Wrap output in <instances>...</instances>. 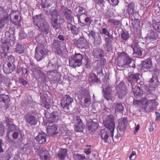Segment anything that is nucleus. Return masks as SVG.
<instances>
[{
	"label": "nucleus",
	"mask_w": 160,
	"mask_h": 160,
	"mask_svg": "<svg viewBox=\"0 0 160 160\" xmlns=\"http://www.w3.org/2000/svg\"><path fill=\"white\" fill-rule=\"evenodd\" d=\"M103 122L104 127L109 131L104 128L101 129L99 132V135L104 142L111 143L112 139L114 141V133L115 128V122L113 116L111 115H108L103 120Z\"/></svg>",
	"instance_id": "1"
},
{
	"label": "nucleus",
	"mask_w": 160,
	"mask_h": 160,
	"mask_svg": "<svg viewBox=\"0 0 160 160\" xmlns=\"http://www.w3.org/2000/svg\"><path fill=\"white\" fill-rule=\"evenodd\" d=\"M33 22L35 25L37 26L40 30L44 35H47L49 31V26L42 14L34 16L33 18Z\"/></svg>",
	"instance_id": "2"
},
{
	"label": "nucleus",
	"mask_w": 160,
	"mask_h": 160,
	"mask_svg": "<svg viewBox=\"0 0 160 160\" xmlns=\"http://www.w3.org/2000/svg\"><path fill=\"white\" fill-rule=\"evenodd\" d=\"M51 15V26L56 32H58L60 28L61 25L64 22L63 17L61 16L58 11L56 10L52 11Z\"/></svg>",
	"instance_id": "3"
},
{
	"label": "nucleus",
	"mask_w": 160,
	"mask_h": 160,
	"mask_svg": "<svg viewBox=\"0 0 160 160\" xmlns=\"http://www.w3.org/2000/svg\"><path fill=\"white\" fill-rule=\"evenodd\" d=\"M117 64L119 67H123L124 66L129 65L130 67L135 68V64L132 59L130 58L128 55L124 52H120L118 57Z\"/></svg>",
	"instance_id": "4"
},
{
	"label": "nucleus",
	"mask_w": 160,
	"mask_h": 160,
	"mask_svg": "<svg viewBox=\"0 0 160 160\" xmlns=\"http://www.w3.org/2000/svg\"><path fill=\"white\" fill-rule=\"evenodd\" d=\"M47 52L43 45L38 46L35 50V57L38 61H40L46 56Z\"/></svg>",
	"instance_id": "5"
},
{
	"label": "nucleus",
	"mask_w": 160,
	"mask_h": 160,
	"mask_svg": "<svg viewBox=\"0 0 160 160\" xmlns=\"http://www.w3.org/2000/svg\"><path fill=\"white\" fill-rule=\"evenodd\" d=\"M53 122H46L44 120L43 124L45 125H48L47 128V132L50 136L54 135L58 133L57 131L58 129V126L55 124H52Z\"/></svg>",
	"instance_id": "6"
},
{
	"label": "nucleus",
	"mask_w": 160,
	"mask_h": 160,
	"mask_svg": "<svg viewBox=\"0 0 160 160\" xmlns=\"http://www.w3.org/2000/svg\"><path fill=\"white\" fill-rule=\"evenodd\" d=\"M65 47V44L63 42L55 40L52 43V49L56 54L60 55L62 52L61 47L64 48Z\"/></svg>",
	"instance_id": "7"
},
{
	"label": "nucleus",
	"mask_w": 160,
	"mask_h": 160,
	"mask_svg": "<svg viewBox=\"0 0 160 160\" xmlns=\"http://www.w3.org/2000/svg\"><path fill=\"white\" fill-rule=\"evenodd\" d=\"M73 99L72 98L68 95H66L61 100V105L65 112H68L69 106L73 102Z\"/></svg>",
	"instance_id": "8"
},
{
	"label": "nucleus",
	"mask_w": 160,
	"mask_h": 160,
	"mask_svg": "<svg viewBox=\"0 0 160 160\" xmlns=\"http://www.w3.org/2000/svg\"><path fill=\"white\" fill-rule=\"evenodd\" d=\"M0 24L4 26L5 23H7L9 21V16L4 8L0 6Z\"/></svg>",
	"instance_id": "9"
},
{
	"label": "nucleus",
	"mask_w": 160,
	"mask_h": 160,
	"mask_svg": "<svg viewBox=\"0 0 160 160\" xmlns=\"http://www.w3.org/2000/svg\"><path fill=\"white\" fill-rule=\"evenodd\" d=\"M40 158L42 160H51V156L49 151L45 148H40L38 149Z\"/></svg>",
	"instance_id": "10"
},
{
	"label": "nucleus",
	"mask_w": 160,
	"mask_h": 160,
	"mask_svg": "<svg viewBox=\"0 0 160 160\" xmlns=\"http://www.w3.org/2000/svg\"><path fill=\"white\" fill-rule=\"evenodd\" d=\"M98 127V123L95 119H90L87 122V128L90 133H93Z\"/></svg>",
	"instance_id": "11"
},
{
	"label": "nucleus",
	"mask_w": 160,
	"mask_h": 160,
	"mask_svg": "<svg viewBox=\"0 0 160 160\" xmlns=\"http://www.w3.org/2000/svg\"><path fill=\"white\" fill-rule=\"evenodd\" d=\"M116 93L119 99H122L125 97L127 93V90L124 86L122 84L118 85L116 88Z\"/></svg>",
	"instance_id": "12"
},
{
	"label": "nucleus",
	"mask_w": 160,
	"mask_h": 160,
	"mask_svg": "<svg viewBox=\"0 0 160 160\" xmlns=\"http://www.w3.org/2000/svg\"><path fill=\"white\" fill-rule=\"evenodd\" d=\"M118 125L117 129L120 132H124L126 126L128 123L127 119L126 118H122L118 120Z\"/></svg>",
	"instance_id": "13"
},
{
	"label": "nucleus",
	"mask_w": 160,
	"mask_h": 160,
	"mask_svg": "<svg viewBox=\"0 0 160 160\" xmlns=\"http://www.w3.org/2000/svg\"><path fill=\"white\" fill-rule=\"evenodd\" d=\"M16 66L14 63L7 62L3 65V70L4 72L7 74L11 73L15 69Z\"/></svg>",
	"instance_id": "14"
},
{
	"label": "nucleus",
	"mask_w": 160,
	"mask_h": 160,
	"mask_svg": "<svg viewBox=\"0 0 160 160\" xmlns=\"http://www.w3.org/2000/svg\"><path fill=\"white\" fill-rule=\"evenodd\" d=\"M8 129L9 131V132L7 133L6 136V140L9 143H13L14 141V140L10 137L9 136V133L12 131H15L17 128V127L15 124L11 123L7 126Z\"/></svg>",
	"instance_id": "15"
},
{
	"label": "nucleus",
	"mask_w": 160,
	"mask_h": 160,
	"mask_svg": "<svg viewBox=\"0 0 160 160\" xmlns=\"http://www.w3.org/2000/svg\"><path fill=\"white\" fill-rule=\"evenodd\" d=\"M25 118L26 122L30 125H35L37 123V120L35 117L29 113H26Z\"/></svg>",
	"instance_id": "16"
},
{
	"label": "nucleus",
	"mask_w": 160,
	"mask_h": 160,
	"mask_svg": "<svg viewBox=\"0 0 160 160\" xmlns=\"http://www.w3.org/2000/svg\"><path fill=\"white\" fill-rule=\"evenodd\" d=\"M74 43L77 45L78 48H82L87 45V42L86 39L85 38H81L77 40H75Z\"/></svg>",
	"instance_id": "17"
},
{
	"label": "nucleus",
	"mask_w": 160,
	"mask_h": 160,
	"mask_svg": "<svg viewBox=\"0 0 160 160\" xmlns=\"http://www.w3.org/2000/svg\"><path fill=\"white\" fill-rule=\"evenodd\" d=\"M47 74L49 78L53 80L58 81L59 80L60 74L56 70L48 71Z\"/></svg>",
	"instance_id": "18"
},
{
	"label": "nucleus",
	"mask_w": 160,
	"mask_h": 160,
	"mask_svg": "<svg viewBox=\"0 0 160 160\" xmlns=\"http://www.w3.org/2000/svg\"><path fill=\"white\" fill-rule=\"evenodd\" d=\"M9 101V97L8 95H0V106L1 108L5 106Z\"/></svg>",
	"instance_id": "19"
},
{
	"label": "nucleus",
	"mask_w": 160,
	"mask_h": 160,
	"mask_svg": "<svg viewBox=\"0 0 160 160\" xmlns=\"http://www.w3.org/2000/svg\"><path fill=\"white\" fill-rule=\"evenodd\" d=\"M102 92L103 93L112 92L113 87L110 85L108 81L104 82L102 85Z\"/></svg>",
	"instance_id": "20"
},
{
	"label": "nucleus",
	"mask_w": 160,
	"mask_h": 160,
	"mask_svg": "<svg viewBox=\"0 0 160 160\" xmlns=\"http://www.w3.org/2000/svg\"><path fill=\"white\" fill-rule=\"evenodd\" d=\"M131 48L133 50L134 54H136L139 56L142 55V48L139 47L136 43L133 44L131 45Z\"/></svg>",
	"instance_id": "21"
},
{
	"label": "nucleus",
	"mask_w": 160,
	"mask_h": 160,
	"mask_svg": "<svg viewBox=\"0 0 160 160\" xmlns=\"http://www.w3.org/2000/svg\"><path fill=\"white\" fill-rule=\"evenodd\" d=\"M46 136L47 135L46 133L42 132L38 133L35 139L40 144H42L46 142Z\"/></svg>",
	"instance_id": "22"
},
{
	"label": "nucleus",
	"mask_w": 160,
	"mask_h": 160,
	"mask_svg": "<svg viewBox=\"0 0 160 160\" xmlns=\"http://www.w3.org/2000/svg\"><path fill=\"white\" fill-rule=\"evenodd\" d=\"M75 117L76 121H77V123L78 124L76 127V131L78 132H81L84 128V126L83 125V122L79 116H76Z\"/></svg>",
	"instance_id": "23"
},
{
	"label": "nucleus",
	"mask_w": 160,
	"mask_h": 160,
	"mask_svg": "<svg viewBox=\"0 0 160 160\" xmlns=\"http://www.w3.org/2000/svg\"><path fill=\"white\" fill-rule=\"evenodd\" d=\"M93 56L96 58L102 57L104 56L103 50L100 48H97L93 49L92 52Z\"/></svg>",
	"instance_id": "24"
},
{
	"label": "nucleus",
	"mask_w": 160,
	"mask_h": 160,
	"mask_svg": "<svg viewBox=\"0 0 160 160\" xmlns=\"http://www.w3.org/2000/svg\"><path fill=\"white\" fill-rule=\"evenodd\" d=\"M57 2L56 0H45L44 3H41V6L43 8H48L50 6L54 5L56 6Z\"/></svg>",
	"instance_id": "25"
},
{
	"label": "nucleus",
	"mask_w": 160,
	"mask_h": 160,
	"mask_svg": "<svg viewBox=\"0 0 160 160\" xmlns=\"http://www.w3.org/2000/svg\"><path fill=\"white\" fill-rule=\"evenodd\" d=\"M152 67V63L151 59L150 58H148L142 62V66L141 69H148L151 68Z\"/></svg>",
	"instance_id": "26"
},
{
	"label": "nucleus",
	"mask_w": 160,
	"mask_h": 160,
	"mask_svg": "<svg viewBox=\"0 0 160 160\" xmlns=\"http://www.w3.org/2000/svg\"><path fill=\"white\" fill-rule=\"evenodd\" d=\"M67 150L66 149H61L59 151L58 154L59 160H64L67 155Z\"/></svg>",
	"instance_id": "27"
},
{
	"label": "nucleus",
	"mask_w": 160,
	"mask_h": 160,
	"mask_svg": "<svg viewBox=\"0 0 160 160\" xmlns=\"http://www.w3.org/2000/svg\"><path fill=\"white\" fill-rule=\"evenodd\" d=\"M139 79V74L138 73L131 74L128 78V81L131 83L132 86L133 83L137 82Z\"/></svg>",
	"instance_id": "28"
},
{
	"label": "nucleus",
	"mask_w": 160,
	"mask_h": 160,
	"mask_svg": "<svg viewBox=\"0 0 160 160\" xmlns=\"http://www.w3.org/2000/svg\"><path fill=\"white\" fill-rule=\"evenodd\" d=\"M158 79L156 78L152 77L149 81L150 88H152L150 89L152 90L156 88L158 85Z\"/></svg>",
	"instance_id": "29"
},
{
	"label": "nucleus",
	"mask_w": 160,
	"mask_h": 160,
	"mask_svg": "<svg viewBox=\"0 0 160 160\" xmlns=\"http://www.w3.org/2000/svg\"><path fill=\"white\" fill-rule=\"evenodd\" d=\"M64 13H65V17L68 23H70L73 19V16L71 15L72 13L71 11L70 10L68 9V8H66Z\"/></svg>",
	"instance_id": "30"
},
{
	"label": "nucleus",
	"mask_w": 160,
	"mask_h": 160,
	"mask_svg": "<svg viewBox=\"0 0 160 160\" xmlns=\"http://www.w3.org/2000/svg\"><path fill=\"white\" fill-rule=\"evenodd\" d=\"M135 5L134 2H132L127 5V12L130 15L133 14L135 11Z\"/></svg>",
	"instance_id": "31"
},
{
	"label": "nucleus",
	"mask_w": 160,
	"mask_h": 160,
	"mask_svg": "<svg viewBox=\"0 0 160 160\" xmlns=\"http://www.w3.org/2000/svg\"><path fill=\"white\" fill-rule=\"evenodd\" d=\"M105 44L108 51H110L112 48V39L111 38L106 37L105 38Z\"/></svg>",
	"instance_id": "32"
},
{
	"label": "nucleus",
	"mask_w": 160,
	"mask_h": 160,
	"mask_svg": "<svg viewBox=\"0 0 160 160\" xmlns=\"http://www.w3.org/2000/svg\"><path fill=\"white\" fill-rule=\"evenodd\" d=\"M88 78L89 81L91 83H98L99 80L94 73H90Z\"/></svg>",
	"instance_id": "33"
},
{
	"label": "nucleus",
	"mask_w": 160,
	"mask_h": 160,
	"mask_svg": "<svg viewBox=\"0 0 160 160\" xmlns=\"http://www.w3.org/2000/svg\"><path fill=\"white\" fill-rule=\"evenodd\" d=\"M108 22L112 23L117 28H119L121 27V21L114 19L109 18L108 21Z\"/></svg>",
	"instance_id": "34"
},
{
	"label": "nucleus",
	"mask_w": 160,
	"mask_h": 160,
	"mask_svg": "<svg viewBox=\"0 0 160 160\" xmlns=\"http://www.w3.org/2000/svg\"><path fill=\"white\" fill-rule=\"evenodd\" d=\"M23 151L26 154H29L32 149L31 143H27L25 144L22 148Z\"/></svg>",
	"instance_id": "35"
},
{
	"label": "nucleus",
	"mask_w": 160,
	"mask_h": 160,
	"mask_svg": "<svg viewBox=\"0 0 160 160\" xmlns=\"http://www.w3.org/2000/svg\"><path fill=\"white\" fill-rule=\"evenodd\" d=\"M69 64L70 66L74 68L77 66L79 67L81 65L73 56H72L69 59Z\"/></svg>",
	"instance_id": "36"
},
{
	"label": "nucleus",
	"mask_w": 160,
	"mask_h": 160,
	"mask_svg": "<svg viewBox=\"0 0 160 160\" xmlns=\"http://www.w3.org/2000/svg\"><path fill=\"white\" fill-rule=\"evenodd\" d=\"M114 108L116 112H122L123 110V107L121 103L119 102L114 104Z\"/></svg>",
	"instance_id": "37"
},
{
	"label": "nucleus",
	"mask_w": 160,
	"mask_h": 160,
	"mask_svg": "<svg viewBox=\"0 0 160 160\" xmlns=\"http://www.w3.org/2000/svg\"><path fill=\"white\" fill-rule=\"evenodd\" d=\"M67 26V28L71 31L72 33L76 35L78 34V28L76 27L75 26L73 25L70 23H68Z\"/></svg>",
	"instance_id": "38"
},
{
	"label": "nucleus",
	"mask_w": 160,
	"mask_h": 160,
	"mask_svg": "<svg viewBox=\"0 0 160 160\" xmlns=\"http://www.w3.org/2000/svg\"><path fill=\"white\" fill-rule=\"evenodd\" d=\"M132 91L134 96L137 98L141 95V91L139 86H135V88L132 87Z\"/></svg>",
	"instance_id": "39"
},
{
	"label": "nucleus",
	"mask_w": 160,
	"mask_h": 160,
	"mask_svg": "<svg viewBox=\"0 0 160 160\" xmlns=\"http://www.w3.org/2000/svg\"><path fill=\"white\" fill-rule=\"evenodd\" d=\"M15 50L16 52L18 54L23 53L24 52L23 45L22 44H17Z\"/></svg>",
	"instance_id": "40"
},
{
	"label": "nucleus",
	"mask_w": 160,
	"mask_h": 160,
	"mask_svg": "<svg viewBox=\"0 0 160 160\" xmlns=\"http://www.w3.org/2000/svg\"><path fill=\"white\" fill-rule=\"evenodd\" d=\"M74 160H84L85 158L84 155L75 153L73 155Z\"/></svg>",
	"instance_id": "41"
},
{
	"label": "nucleus",
	"mask_w": 160,
	"mask_h": 160,
	"mask_svg": "<svg viewBox=\"0 0 160 160\" xmlns=\"http://www.w3.org/2000/svg\"><path fill=\"white\" fill-rule=\"evenodd\" d=\"M74 58L76 59L78 62L81 64L83 57L82 54L79 53H75L73 56Z\"/></svg>",
	"instance_id": "42"
},
{
	"label": "nucleus",
	"mask_w": 160,
	"mask_h": 160,
	"mask_svg": "<svg viewBox=\"0 0 160 160\" xmlns=\"http://www.w3.org/2000/svg\"><path fill=\"white\" fill-rule=\"evenodd\" d=\"M104 97L107 101L111 100L113 98L112 92L103 93Z\"/></svg>",
	"instance_id": "43"
},
{
	"label": "nucleus",
	"mask_w": 160,
	"mask_h": 160,
	"mask_svg": "<svg viewBox=\"0 0 160 160\" xmlns=\"http://www.w3.org/2000/svg\"><path fill=\"white\" fill-rule=\"evenodd\" d=\"M58 112H53L52 114L51 118L50 120V122H53L58 119Z\"/></svg>",
	"instance_id": "44"
},
{
	"label": "nucleus",
	"mask_w": 160,
	"mask_h": 160,
	"mask_svg": "<svg viewBox=\"0 0 160 160\" xmlns=\"http://www.w3.org/2000/svg\"><path fill=\"white\" fill-rule=\"evenodd\" d=\"M40 100L41 101L42 103V104L43 105L44 107L47 108H49L48 104L47 101L46 97L44 96H42L41 97Z\"/></svg>",
	"instance_id": "45"
},
{
	"label": "nucleus",
	"mask_w": 160,
	"mask_h": 160,
	"mask_svg": "<svg viewBox=\"0 0 160 160\" xmlns=\"http://www.w3.org/2000/svg\"><path fill=\"white\" fill-rule=\"evenodd\" d=\"M90 99L91 98L89 96H87L84 99L83 103L85 107H88L91 104Z\"/></svg>",
	"instance_id": "46"
},
{
	"label": "nucleus",
	"mask_w": 160,
	"mask_h": 160,
	"mask_svg": "<svg viewBox=\"0 0 160 160\" xmlns=\"http://www.w3.org/2000/svg\"><path fill=\"white\" fill-rule=\"evenodd\" d=\"M12 136L13 139H19V137H22V134L19 133L18 131H14L12 134Z\"/></svg>",
	"instance_id": "47"
},
{
	"label": "nucleus",
	"mask_w": 160,
	"mask_h": 160,
	"mask_svg": "<svg viewBox=\"0 0 160 160\" xmlns=\"http://www.w3.org/2000/svg\"><path fill=\"white\" fill-rule=\"evenodd\" d=\"M121 37L123 40L126 41L129 38V34L127 31L123 32L121 34Z\"/></svg>",
	"instance_id": "48"
},
{
	"label": "nucleus",
	"mask_w": 160,
	"mask_h": 160,
	"mask_svg": "<svg viewBox=\"0 0 160 160\" xmlns=\"http://www.w3.org/2000/svg\"><path fill=\"white\" fill-rule=\"evenodd\" d=\"M44 115L45 118H46V122H50V120L51 118L52 114H51L48 112L45 111Z\"/></svg>",
	"instance_id": "49"
},
{
	"label": "nucleus",
	"mask_w": 160,
	"mask_h": 160,
	"mask_svg": "<svg viewBox=\"0 0 160 160\" xmlns=\"http://www.w3.org/2000/svg\"><path fill=\"white\" fill-rule=\"evenodd\" d=\"M9 43L8 42L3 43L2 45V50L4 51V52H7L9 50Z\"/></svg>",
	"instance_id": "50"
},
{
	"label": "nucleus",
	"mask_w": 160,
	"mask_h": 160,
	"mask_svg": "<svg viewBox=\"0 0 160 160\" xmlns=\"http://www.w3.org/2000/svg\"><path fill=\"white\" fill-rule=\"evenodd\" d=\"M149 104H151L152 107L150 108V110H153L156 108V106L157 105V103L155 100L152 99L149 100Z\"/></svg>",
	"instance_id": "51"
},
{
	"label": "nucleus",
	"mask_w": 160,
	"mask_h": 160,
	"mask_svg": "<svg viewBox=\"0 0 160 160\" xmlns=\"http://www.w3.org/2000/svg\"><path fill=\"white\" fill-rule=\"evenodd\" d=\"M5 128L3 123L0 122V136H3L5 133Z\"/></svg>",
	"instance_id": "52"
},
{
	"label": "nucleus",
	"mask_w": 160,
	"mask_h": 160,
	"mask_svg": "<svg viewBox=\"0 0 160 160\" xmlns=\"http://www.w3.org/2000/svg\"><path fill=\"white\" fill-rule=\"evenodd\" d=\"M153 27L158 32H160V22H156L153 24Z\"/></svg>",
	"instance_id": "53"
},
{
	"label": "nucleus",
	"mask_w": 160,
	"mask_h": 160,
	"mask_svg": "<svg viewBox=\"0 0 160 160\" xmlns=\"http://www.w3.org/2000/svg\"><path fill=\"white\" fill-rule=\"evenodd\" d=\"M94 39L95 43L97 45H99L102 42V39L100 35H98L97 37H96Z\"/></svg>",
	"instance_id": "54"
},
{
	"label": "nucleus",
	"mask_w": 160,
	"mask_h": 160,
	"mask_svg": "<svg viewBox=\"0 0 160 160\" xmlns=\"http://www.w3.org/2000/svg\"><path fill=\"white\" fill-rule=\"evenodd\" d=\"M5 35H9L8 37V39L10 41L14 42L15 40V37H14V35L13 34H10L9 32H6L5 33Z\"/></svg>",
	"instance_id": "55"
},
{
	"label": "nucleus",
	"mask_w": 160,
	"mask_h": 160,
	"mask_svg": "<svg viewBox=\"0 0 160 160\" xmlns=\"http://www.w3.org/2000/svg\"><path fill=\"white\" fill-rule=\"evenodd\" d=\"M85 24L84 25L89 26L92 22V20L90 17H87L84 20Z\"/></svg>",
	"instance_id": "56"
},
{
	"label": "nucleus",
	"mask_w": 160,
	"mask_h": 160,
	"mask_svg": "<svg viewBox=\"0 0 160 160\" xmlns=\"http://www.w3.org/2000/svg\"><path fill=\"white\" fill-rule=\"evenodd\" d=\"M86 147L88 148L89 147V148H85L84 150V152L87 155H88L91 152V146L90 145H87Z\"/></svg>",
	"instance_id": "57"
},
{
	"label": "nucleus",
	"mask_w": 160,
	"mask_h": 160,
	"mask_svg": "<svg viewBox=\"0 0 160 160\" xmlns=\"http://www.w3.org/2000/svg\"><path fill=\"white\" fill-rule=\"evenodd\" d=\"M101 33L104 34L108 37H109L110 35L109 32L108 31L106 28H103L102 29V32H101Z\"/></svg>",
	"instance_id": "58"
},
{
	"label": "nucleus",
	"mask_w": 160,
	"mask_h": 160,
	"mask_svg": "<svg viewBox=\"0 0 160 160\" xmlns=\"http://www.w3.org/2000/svg\"><path fill=\"white\" fill-rule=\"evenodd\" d=\"M8 61L7 62H10L11 63H14L15 61V59L12 56H8Z\"/></svg>",
	"instance_id": "59"
},
{
	"label": "nucleus",
	"mask_w": 160,
	"mask_h": 160,
	"mask_svg": "<svg viewBox=\"0 0 160 160\" xmlns=\"http://www.w3.org/2000/svg\"><path fill=\"white\" fill-rule=\"evenodd\" d=\"M88 36L89 38H92L94 39L96 38V33L93 31H91L88 33Z\"/></svg>",
	"instance_id": "60"
},
{
	"label": "nucleus",
	"mask_w": 160,
	"mask_h": 160,
	"mask_svg": "<svg viewBox=\"0 0 160 160\" xmlns=\"http://www.w3.org/2000/svg\"><path fill=\"white\" fill-rule=\"evenodd\" d=\"M99 65H98V66L96 67V70L97 71V72L98 73L100 74L102 73V66H101L99 65L100 67H99Z\"/></svg>",
	"instance_id": "61"
},
{
	"label": "nucleus",
	"mask_w": 160,
	"mask_h": 160,
	"mask_svg": "<svg viewBox=\"0 0 160 160\" xmlns=\"http://www.w3.org/2000/svg\"><path fill=\"white\" fill-rule=\"evenodd\" d=\"M18 82L23 85H25L27 84V82L22 78H19Z\"/></svg>",
	"instance_id": "62"
},
{
	"label": "nucleus",
	"mask_w": 160,
	"mask_h": 160,
	"mask_svg": "<svg viewBox=\"0 0 160 160\" xmlns=\"http://www.w3.org/2000/svg\"><path fill=\"white\" fill-rule=\"evenodd\" d=\"M27 38L26 34L23 32L20 33L19 38L21 39H23Z\"/></svg>",
	"instance_id": "63"
},
{
	"label": "nucleus",
	"mask_w": 160,
	"mask_h": 160,
	"mask_svg": "<svg viewBox=\"0 0 160 160\" xmlns=\"http://www.w3.org/2000/svg\"><path fill=\"white\" fill-rule=\"evenodd\" d=\"M106 62V60L104 58H102L101 60V63H98V65L103 67Z\"/></svg>",
	"instance_id": "64"
}]
</instances>
